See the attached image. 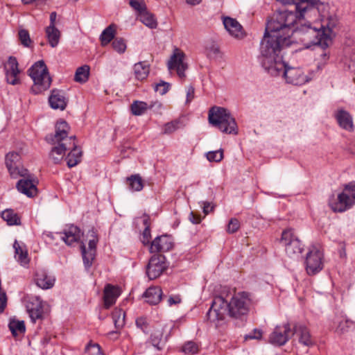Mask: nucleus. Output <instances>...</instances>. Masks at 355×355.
Returning <instances> with one entry per match:
<instances>
[{
  "instance_id": "47",
  "label": "nucleus",
  "mask_w": 355,
  "mask_h": 355,
  "mask_svg": "<svg viewBox=\"0 0 355 355\" xmlns=\"http://www.w3.org/2000/svg\"><path fill=\"white\" fill-rule=\"evenodd\" d=\"M18 35L21 44H23L26 47L29 46L30 44L31 43V40L30 38V35L28 31L25 29H21L19 31Z\"/></svg>"
},
{
  "instance_id": "61",
  "label": "nucleus",
  "mask_w": 355,
  "mask_h": 355,
  "mask_svg": "<svg viewBox=\"0 0 355 355\" xmlns=\"http://www.w3.org/2000/svg\"><path fill=\"white\" fill-rule=\"evenodd\" d=\"M57 14L55 12H52L50 14V24L48 27H55V23L56 20Z\"/></svg>"
},
{
  "instance_id": "22",
  "label": "nucleus",
  "mask_w": 355,
  "mask_h": 355,
  "mask_svg": "<svg viewBox=\"0 0 355 355\" xmlns=\"http://www.w3.org/2000/svg\"><path fill=\"white\" fill-rule=\"evenodd\" d=\"M223 24L231 35L239 37L243 35L242 26L235 19L225 17L223 19Z\"/></svg>"
},
{
  "instance_id": "41",
  "label": "nucleus",
  "mask_w": 355,
  "mask_h": 355,
  "mask_svg": "<svg viewBox=\"0 0 355 355\" xmlns=\"http://www.w3.org/2000/svg\"><path fill=\"white\" fill-rule=\"evenodd\" d=\"M207 55L212 59H218L222 57V53L219 47L215 44H211L207 47Z\"/></svg>"
},
{
  "instance_id": "24",
  "label": "nucleus",
  "mask_w": 355,
  "mask_h": 355,
  "mask_svg": "<svg viewBox=\"0 0 355 355\" xmlns=\"http://www.w3.org/2000/svg\"><path fill=\"white\" fill-rule=\"evenodd\" d=\"M162 292L159 287H150L144 293L143 297L146 298L147 303L155 305L158 304L162 299Z\"/></svg>"
},
{
  "instance_id": "64",
  "label": "nucleus",
  "mask_w": 355,
  "mask_h": 355,
  "mask_svg": "<svg viewBox=\"0 0 355 355\" xmlns=\"http://www.w3.org/2000/svg\"><path fill=\"white\" fill-rule=\"evenodd\" d=\"M46 236H47L48 237L51 238V239H53V234H52V233H51V232L48 233V234H46Z\"/></svg>"
},
{
  "instance_id": "21",
  "label": "nucleus",
  "mask_w": 355,
  "mask_h": 355,
  "mask_svg": "<svg viewBox=\"0 0 355 355\" xmlns=\"http://www.w3.org/2000/svg\"><path fill=\"white\" fill-rule=\"evenodd\" d=\"M335 117L342 128L347 130L353 129L352 117L348 112L340 109L335 113Z\"/></svg>"
},
{
  "instance_id": "36",
  "label": "nucleus",
  "mask_w": 355,
  "mask_h": 355,
  "mask_svg": "<svg viewBox=\"0 0 355 355\" xmlns=\"http://www.w3.org/2000/svg\"><path fill=\"white\" fill-rule=\"evenodd\" d=\"M89 67L88 65H83L76 69L74 80L78 83H85L89 78Z\"/></svg>"
},
{
  "instance_id": "37",
  "label": "nucleus",
  "mask_w": 355,
  "mask_h": 355,
  "mask_svg": "<svg viewBox=\"0 0 355 355\" xmlns=\"http://www.w3.org/2000/svg\"><path fill=\"white\" fill-rule=\"evenodd\" d=\"M139 20L150 28H156L157 24L154 15L148 12L147 10L139 15Z\"/></svg>"
},
{
  "instance_id": "33",
  "label": "nucleus",
  "mask_w": 355,
  "mask_h": 355,
  "mask_svg": "<svg viewBox=\"0 0 355 355\" xmlns=\"http://www.w3.org/2000/svg\"><path fill=\"white\" fill-rule=\"evenodd\" d=\"M1 218L9 225H17L20 224V218L12 209H6L1 213Z\"/></svg>"
},
{
  "instance_id": "45",
  "label": "nucleus",
  "mask_w": 355,
  "mask_h": 355,
  "mask_svg": "<svg viewBox=\"0 0 355 355\" xmlns=\"http://www.w3.org/2000/svg\"><path fill=\"white\" fill-rule=\"evenodd\" d=\"M198 345L193 341H188L182 347V352L185 354H196L198 352Z\"/></svg>"
},
{
  "instance_id": "7",
  "label": "nucleus",
  "mask_w": 355,
  "mask_h": 355,
  "mask_svg": "<svg viewBox=\"0 0 355 355\" xmlns=\"http://www.w3.org/2000/svg\"><path fill=\"white\" fill-rule=\"evenodd\" d=\"M280 243L284 247L286 253L291 257L299 256L303 245L293 229L284 230L282 233Z\"/></svg>"
},
{
  "instance_id": "53",
  "label": "nucleus",
  "mask_w": 355,
  "mask_h": 355,
  "mask_svg": "<svg viewBox=\"0 0 355 355\" xmlns=\"http://www.w3.org/2000/svg\"><path fill=\"white\" fill-rule=\"evenodd\" d=\"M151 239L150 234V228L144 227V230L142 233L141 242L144 245H148L150 243V240Z\"/></svg>"
},
{
  "instance_id": "39",
  "label": "nucleus",
  "mask_w": 355,
  "mask_h": 355,
  "mask_svg": "<svg viewBox=\"0 0 355 355\" xmlns=\"http://www.w3.org/2000/svg\"><path fill=\"white\" fill-rule=\"evenodd\" d=\"M163 332L161 330L155 331L150 336V342L157 349L161 350L164 347L162 342Z\"/></svg>"
},
{
  "instance_id": "5",
  "label": "nucleus",
  "mask_w": 355,
  "mask_h": 355,
  "mask_svg": "<svg viewBox=\"0 0 355 355\" xmlns=\"http://www.w3.org/2000/svg\"><path fill=\"white\" fill-rule=\"evenodd\" d=\"M28 75L33 80L34 85L31 87L33 93L37 94L48 89L51 84L48 69L43 60L36 62L28 70Z\"/></svg>"
},
{
  "instance_id": "32",
  "label": "nucleus",
  "mask_w": 355,
  "mask_h": 355,
  "mask_svg": "<svg viewBox=\"0 0 355 355\" xmlns=\"http://www.w3.org/2000/svg\"><path fill=\"white\" fill-rule=\"evenodd\" d=\"M184 127L183 122L181 119H177L164 124L162 132L165 135H171Z\"/></svg>"
},
{
  "instance_id": "38",
  "label": "nucleus",
  "mask_w": 355,
  "mask_h": 355,
  "mask_svg": "<svg viewBox=\"0 0 355 355\" xmlns=\"http://www.w3.org/2000/svg\"><path fill=\"white\" fill-rule=\"evenodd\" d=\"M112 317L115 328L121 329L125 324V312L121 309H115L112 313Z\"/></svg>"
},
{
  "instance_id": "40",
  "label": "nucleus",
  "mask_w": 355,
  "mask_h": 355,
  "mask_svg": "<svg viewBox=\"0 0 355 355\" xmlns=\"http://www.w3.org/2000/svg\"><path fill=\"white\" fill-rule=\"evenodd\" d=\"M18 65L19 64L17 58L14 56H10L6 64L4 66L6 72L19 73L20 71L18 68Z\"/></svg>"
},
{
  "instance_id": "46",
  "label": "nucleus",
  "mask_w": 355,
  "mask_h": 355,
  "mask_svg": "<svg viewBox=\"0 0 355 355\" xmlns=\"http://www.w3.org/2000/svg\"><path fill=\"white\" fill-rule=\"evenodd\" d=\"M263 336V331L260 329H254L251 332L244 336V340H260Z\"/></svg>"
},
{
  "instance_id": "50",
  "label": "nucleus",
  "mask_w": 355,
  "mask_h": 355,
  "mask_svg": "<svg viewBox=\"0 0 355 355\" xmlns=\"http://www.w3.org/2000/svg\"><path fill=\"white\" fill-rule=\"evenodd\" d=\"M170 84L165 81L161 80L155 86V91L159 93L161 95L165 94L169 89Z\"/></svg>"
},
{
  "instance_id": "23",
  "label": "nucleus",
  "mask_w": 355,
  "mask_h": 355,
  "mask_svg": "<svg viewBox=\"0 0 355 355\" xmlns=\"http://www.w3.org/2000/svg\"><path fill=\"white\" fill-rule=\"evenodd\" d=\"M119 295V288L110 284H107L104 289L103 298L105 306L107 309L114 304Z\"/></svg>"
},
{
  "instance_id": "31",
  "label": "nucleus",
  "mask_w": 355,
  "mask_h": 355,
  "mask_svg": "<svg viewBox=\"0 0 355 355\" xmlns=\"http://www.w3.org/2000/svg\"><path fill=\"white\" fill-rule=\"evenodd\" d=\"M129 189L132 191H140L144 188L143 180L139 174L132 175L127 178Z\"/></svg>"
},
{
  "instance_id": "48",
  "label": "nucleus",
  "mask_w": 355,
  "mask_h": 355,
  "mask_svg": "<svg viewBox=\"0 0 355 355\" xmlns=\"http://www.w3.org/2000/svg\"><path fill=\"white\" fill-rule=\"evenodd\" d=\"M135 323L137 327L140 329L144 333H148L149 324L147 321L146 318L139 317L137 318Z\"/></svg>"
},
{
  "instance_id": "16",
  "label": "nucleus",
  "mask_w": 355,
  "mask_h": 355,
  "mask_svg": "<svg viewBox=\"0 0 355 355\" xmlns=\"http://www.w3.org/2000/svg\"><path fill=\"white\" fill-rule=\"evenodd\" d=\"M173 246L172 238L166 234L157 236L150 243V252H164L169 251Z\"/></svg>"
},
{
  "instance_id": "25",
  "label": "nucleus",
  "mask_w": 355,
  "mask_h": 355,
  "mask_svg": "<svg viewBox=\"0 0 355 355\" xmlns=\"http://www.w3.org/2000/svg\"><path fill=\"white\" fill-rule=\"evenodd\" d=\"M15 249V258L21 265L25 266L28 263V252L25 245H21L15 241L13 244Z\"/></svg>"
},
{
  "instance_id": "18",
  "label": "nucleus",
  "mask_w": 355,
  "mask_h": 355,
  "mask_svg": "<svg viewBox=\"0 0 355 355\" xmlns=\"http://www.w3.org/2000/svg\"><path fill=\"white\" fill-rule=\"evenodd\" d=\"M55 277L49 275L44 270H39L35 272V282L37 286L42 289H49L53 286Z\"/></svg>"
},
{
  "instance_id": "4",
  "label": "nucleus",
  "mask_w": 355,
  "mask_h": 355,
  "mask_svg": "<svg viewBox=\"0 0 355 355\" xmlns=\"http://www.w3.org/2000/svg\"><path fill=\"white\" fill-rule=\"evenodd\" d=\"M209 122L226 134L238 133L237 125L229 110L224 107H213L209 111Z\"/></svg>"
},
{
  "instance_id": "62",
  "label": "nucleus",
  "mask_w": 355,
  "mask_h": 355,
  "mask_svg": "<svg viewBox=\"0 0 355 355\" xmlns=\"http://www.w3.org/2000/svg\"><path fill=\"white\" fill-rule=\"evenodd\" d=\"M186 1H187V3L191 4L192 6L199 4L202 1V0H186Z\"/></svg>"
},
{
  "instance_id": "55",
  "label": "nucleus",
  "mask_w": 355,
  "mask_h": 355,
  "mask_svg": "<svg viewBox=\"0 0 355 355\" xmlns=\"http://www.w3.org/2000/svg\"><path fill=\"white\" fill-rule=\"evenodd\" d=\"M201 204L202 208L203 209V213L205 214V215H207L208 214L211 212L214 209V205L209 202L202 201Z\"/></svg>"
},
{
  "instance_id": "54",
  "label": "nucleus",
  "mask_w": 355,
  "mask_h": 355,
  "mask_svg": "<svg viewBox=\"0 0 355 355\" xmlns=\"http://www.w3.org/2000/svg\"><path fill=\"white\" fill-rule=\"evenodd\" d=\"M335 25L336 23L334 21L329 20V21L326 24H321L320 26V28L324 29L327 33H328L329 35L330 36V38L331 39L332 29L334 28Z\"/></svg>"
},
{
  "instance_id": "35",
  "label": "nucleus",
  "mask_w": 355,
  "mask_h": 355,
  "mask_svg": "<svg viewBox=\"0 0 355 355\" xmlns=\"http://www.w3.org/2000/svg\"><path fill=\"white\" fill-rule=\"evenodd\" d=\"M9 329L13 336L16 337L19 334H22L26 331V327L24 321L10 320L8 324Z\"/></svg>"
},
{
  "instance_id": "12",
  "label": "nucleus",
  "mask_w": 355,
  "mask_h": 355,
  "mask_svg": "<svg viewBox=\"0 0 355 355\" xmlns=\"http://www.w3.org/2000/svg\"><path fill=\"white\" fill-rule=\"evenodd\" d=\"M166 258L162 254H155L150 259L146 266V275L149 279L159 277L166 269Z\"/></svg>"
},
{
  "instance_id": "27",
  "label": "nucleus",
  "mask_w": 355,
  "mask_h": 355,
  "mask_svg": "<svg viewBox=\"0 0 355 355\" xmlns=\"http://www.w3.org/2000/svg\"><path fill=\"white\" fill-rule=\"evenodd\" d=\"M150 72V66L146 62H139L134 65V73L138 80H145Z\"/></svg>"
},
{
  "instance_id": "63",
  "label": "nucleus",
  "mask_w": 355,
  "mask_h": 355,
  "mask_svg": "<svg viewBox=\"0 0 355 355\" xmlns=\"http://www.w3.org/2000/svg\"><path fill=\"white\" fill-rule=\"evenodd\" d=\"M348 69L351 71H355V62H352V64L348 65Z\"/></svg>"
},
{
  "instance_id": "29",
  "label": "nucleus",
  "mask_w": 355,
  "mask_h": 355,
  "mask_svg": "<svg viewBox=\"0 0 355 355\" xmlns=\"http://www.w3.org/2000/svg\"><path fill=\"white\" fill-rule=\"evenodd\" d=\"M116 26L114 24H110L107 26L100 35V40L101 45L105 46L107 45L114 37L116 32Z\"/></svg>"
},
{
  "instance_id": "28",
  "label": "nucleus",
  "mask_w": 355,
  "mask_h": 355,
  "mask_svg": "<svg viewBox=\"0 0 355 355\" xmlns=\"http://www.w3.org/2000/svg\"><path fill=\"white\" fill-rule=\"evenodd\" d=\"M352 324V322L350 320L343 317H339L334 321L332 329H334L337 334H342L348 331Z\"/></svg>"
},
{
  "instance_id": "13",
  "label": "nucleus",
  "mask_w": 355,
  "mask_h": 355,
  "mask_svg": "<svg viewBox=\"0 0 355 355\" xmlns=\"http://www.w3.org/2000/svg\"><path fill=\"white\" fill-rule=\"evenodd\" d=\"M185 54L181 50L175 49L173 55L168 62V68L169 70H176L178 76L180 78H185L184 71L187 69L188 65L184 62Z\"/></svg>"
},
{
  "instance_id": "44",
  "label": "nucleus",
  "mask_w": 355,
  "mask_h": 355,
  "mask_svg": "<svg viewBox=\"0 0 355 355\" xmlns=\"http://www.w3.org/2000/svg\"><path fill=\"white\" fill-rule=\"evenodd\" d=\"M129 3L133 9L139 12V15L147 10L144 0H130Z\"/></svg>"
},
{
  "instance_id": "49",
  "label": "nucleus",
  "mask_w": 355,
  "mask_h": 355,
  "mask_svg": "<svg viewBox=\"0 0 355 355\" xmlns=\"http://www.w3.org/2000/svg\"><path fill=\"white\" fill-rule=\"evenodd\" d=\"M240 227V223L238 219L231 218L227 226V232L230 234L236 232Z\"/></svg>"
},
{
  "instance_id": "6",
  "label": "nucleus",
  "mask_w": 355,
  "mask_h": 355,
  "mask_svg": "<svg viewBox=\"0 0 355 355\" xmlns=\"http://www.w3.org/2000/svg\"><path fill=\"white\" fill-rule=\"evenodd\" d=\"M355 204V182L346 184L337 198L329 201V206L334 212H343Z\"/></svg>"
},
{
  "instance_id": "3",
  "label": "nucleus",
  "mask_w": 355,
  "mask_h": 355,
  "mask_svg": "<svg viewBox=\"0 0 355 355\" xmlns=\"http://www.w3.org/2000/svg\"><path fill=\"white\" fill-rule=\"evenodd\" d=\"M69 126L65 121H59L55 125V134L48 135L46 140L48 143L54 145L49 153V157L54 164L60 163L66 151L74 146L75 136H69Z\"/></svg>"
},
{
  "instance_id": "42",
  "label": "nucleus",
  "mask_w": 355,
  "mask_h": 355,
  "mask_svg": "<svg viewBox=\"0 0 355 355\" xmlns=\"http://www.w3.org/2000/svg\"><path fill=\"white\" fill-rule=\"evenodd\" d=\"M207 158L209 162H219L223 159V150L220 149L215 151H209L207 153Z\"/></svg>"
},
{
  "instance_id": "20",
  "label": "nucleus",
  "mask_w": 355,
  "mask_h": 355,
  "mask_svg": "<svg viewBox=\"0 0 355 355\" xmlns=\"http://www.w3.org/2000/svg\"><path fill=\"white\" fill-rule=\"evenodd\" d=\"M293 332L299 336V342L306 346L311 347L314 342L312 340L309 329L304 325L295 324Z\"/></svg>"
},
{
  "instance_id": "9",
  "label": "nucleus",
  "mask_w": 355,
  "mask_h": 355,
  "mask_svg": "<svg viewBox=\"0 0 355 355\" xmlns=\"http://www.w3.org/2000/svg\"><path fill=\"white\" fill-rule=\"evenodd\" d=\"M6 166L12 178L16 179L19 176L28 175V171L22 166L19 154L16 152H10L6 155Z\"/></svg>"
},
{
  "instance_id": "15",
  "label": "nucleus",
  "mask_w": 355,
  "mask_h": 355,
  "mask_svg": "<svg viewBox=\"0 0 355 355\" xmlns=\"http://www.w3.org/2000/svg\"><path fill=\"white\" fill-rule=\"evenodd\" d=\"M26 311L33 322H35L37 320L42 318L43 316V305L42 300L37 297L30 298L26 304Z\"/></svg>"
},
{
  "instance_id": "52",
  "label": "nucleus",
  "mask_w": 355,
  "mask_h": 355,
  "mask_svg": "<svg viewBox=\"0 0 355 355\" xmlns=\"http://www.w3.org/2000/svg\"><path fill=\"white\" fill-rule=\"evenodd\" d=\"M18 73H7L6 72V76L8 83L15 85L19 83L18 77Z\"/></svg>"
},
{
  "instance_id": "8",
  "label": "nucleus",
  "mask_w": 355,
  "mask_h": 355,
  "mask_svg": "<svg viewBox=\"0 0 355 355\" xmlns=\"http://www.w3.org/2000/svg\"><path fill=\"white\" fill-rule=\"evenodd\" d=\"M323 252L319 245H312L306 257V270L309 275H314L323 268Z\"/></svg>"
},
{
  "instance_id": "14",
  "label": "nucleus",
  "mask_w": 355,
  "mask_h": 355,
  "mask_svg": "<svg viewBox=\"0 0 355 355\" xmlns=\"http://www.w3.org/2000/svg\"><path fill=\"white\" fill-rule=\"evenodd\" d=\"M21 177L23 178L19 180L16 184L17 190L29 198L36 196L37 193V182L33 179V175L28 172L27 176Z\"/></svg>"
},
{
  "instance_id": "17",
  "label": "nucleus",
  "mask_w": 355,
  "mask_h": 355,
  "mask_svg": "<svg viewBox=\"0 0 355 355\" xmlns=\"http://www.w3.org/2000/svg\"><path fill=\"white\" fill-rule=\"evenodd\" d=\"M60 234H63V236H61V239L67 245H71L80 240L82 232L77 226L71 225L64 229L63 232H60Z\"/></svg>"
},
{
  "instance_id": "10",
  "label": "nucleus",
  "mask_w": 355,
  "mask_h": 355,
  "mask_svg": "<svg viewBox=\"0 0 355 355\" xmlns=\"http://www.w3.org/2000/svg\"><path fill=\"white\" fill-rule=\"evenodd\" d=\"M87 236L89 237L88 249H86L85 245L83 243L80 245L83 263L87 269L89 268L92 265L96 255V245L98 241L96 233L94 229L88 232Z\"/></svg>"
},
{
  "instance_id": "57",
  "label": "nucleus",
  "mask_w": 355,
  "mask_h": 355,
  "mask_svg": "<svg viewBox=\"0 0 355 355\" xmlns=\"http://www.w3.org/2000/svg\"><path fill=\"white\" fill-rule=\"evenodd\" d=\"M195 89L193 86H189L187 90L186 103H189L194 98Z\"/></svg>"
},
{
  "instance_id": "26",
  "label": "nucleus",
  "mask_w": 355,
  "mask_h": 355,
  "mask_svg": "<svg viewBox=\"0 0 355 355\" xmlns=\"http://www.w3.org/2000/svg\"><path fill=\"white\" fill-rule=\"evenodd\" d=\"M67 157H66L67 166L69 168L76 166L81 161L82 151L77 146L74 139V146H71Z\"/></svg>"
},
{
  "instance_id": "56",
  "label": "nucleus",
  "mask_w": 355,
  "mask_h": 355,
  "mask_svg": "<svg viewBox=\"0 0 355 355\" xmlns=\"http://www.w3.org/2000/svg\"><path fill=\"white\" fill-rule=\"evenodd\" d=\"M7 304L6 294L3 291H0V313H3Z\"/></svg>"
},
{
  "instance_id": "60",
  "label": "nucleus",
  "mask_w": 355,
  "mask_h": 355,
  "mask_svg": "<svg viewBox=\"0 0 355 355\" xmlns=\"http://www.w3.org/2000/svg\"><path fill=\"white\" fill-rule=\"evenodd\" d=\"M142 222L145 227L150 228V216L144 214L142 217Z\"/></svg>"
},
{
  "instance_id": "1",
  "label": "nucleus",
  "mask_w": 355,
  "mask_h": 355,
  "mask_svg": "<svg viewBox=\"0 0 355 355\" xmlns=\"http://www.w3.org/2000/svg\"><path fill=\"white\" fill-rule=\"evenodd\" d=\"M293 9L275 13L267 21L266 31L260 46L259 61L264 70L272 76H282L288 83L302 85L309 81L300 68L290 67L282 60L281 51L284 46L289 45L292 28L297 17L295 10L299 9L301 15L309 8L311 3L303 1L293 6Z\"/></svg>"
},
{
  "instance_id": "59",
  "label": "nucleus",
  "mask_w": 355,
  "mask_h": 355,
  "mask_svg": "<svg viewBox=\"0 0 355 355\" xmlns=\"http://www.w3.org/2000/svg\"><path fill=\"white\" fill-rule=\"evenodd\" d=\"M180 302H181V298L180 297V296H174V297L171 296L168 300V303L170 306H172L173 304H178L180 303Z\"/></svg>"
},
{
  "instance_id": "11",
  "label": "nucleus",
  "mask_w": 355,
  "mask_h": 355,
  "mask_svg": "<svg viewBox=\"0 0 355 355\" xmlns=\"http://www.w3.org/2000/svg\"><path fill=\"white\" fill-rule=\"evenodd\" d=\"M294 334L289 323L277 325L269 336V342L277 346L285 345Z\"/></svg>"
},
{
  "instance_id": "34",
  "label": "nucleus",
  "mask_w": 355,
  "mask_h": 355,
  "mask_svg": "<svg viewBox=\"0 0 355 355\" xmlns=\"http://www.w3.org/2000/svg\"><path fill=\"white\" fill-rule=\"evenodd\" d=\"M154 105H148L146 102L135 101L131 105V111L134 115L139 116L143 114L148 108H152Z\"/></svg>"
},
{
  "instance_id": "43",
  "label": "nucleus",
  "mask_w": 355,
  "mask_h": 355,
  "mask_svg": "<svg viewBox=\"0 0 355 355\" xmlns=\"http://www.w3.org/2000/svg\"><path fill=\"white\" fill-rule=\"evenodd\" d=\"M113 49L119 53H123L126 49V44L122 38L116 37L112 43Z\"/></svg>"
},
{
  "instance_id": "2",
  "label": "nucleus",
  "mask_w": 355,
  "mask_h": 355,
  "mask_svg": "<svg viewBox=\"0 0 355 355\" xmlns=\"http://www.w3.org/2000/svg\"><path fill=\"white\" fill-rule=\"evenodd\" d=\"M252 303L251 295L247 292L234 295L229 303L223 297L216 296L207 313V320L218 326L224 320L227 313L232 318H239L248 314Z\"/></svg>"
},
{
  "instance_id": "19",
  "label": "nucleus",
  "mask_w": 355,
  "mask_h": 355,
  "mask_svg": "<svg viewBox=\"0 0 355 355\" xmlns=\"http://www.w3.org/2000/svg\"><path fill=\"white\" fill-rule=\"evenodd\" d=\"M49 102L53 109L63 110L67 106V99L63 92L58 89H53L49 96Z\"/></svg>"
},
{
  "instance_id": "58",
  "label": "nucleus",
  "mask_w": 355,
  "mask_h": 355,
  "mask_svg": "<svg viewBox=\"0 0 355 355\" xmlns=\"http://www.w3.org/2000/svg\"><path fill=\"white\" fill-rule=\"evenodd\" d=\"M189 220L193 224H198L201 222V217L191 211L189 216Z\"/></svg>"
},
{
  "instance_id": "30",
  "label": "nucleus",
  "mask_w": 355,
  "mask_h": 355,
  "mask_svg": "<svg viewBox=\"0 0 355 355\" xmlns=\"http://www.w3.org/2000/svg\"><path fill=\"white\" fill-rule=\"evenodd\" d=\"M46 34L51 47L57 46L59 43L60 33L56 27H46Z\"/></svg>"
},
{
  "instance_id": "51",
  "label": "nucleus",
  "mask_w": 355,
  "mask_h": 355,
  "mask_svg": "<svg viewBox=\"0 0 355 355\" xmlns=\"http://www.w3.org/2000/svg\"><path fill=\"white\" fill-rule=\"evenodd\" d=\"M85 350L92 354H100L101 348L97 343H89L85 347Z\"/></svg>"
}]
</instances>
